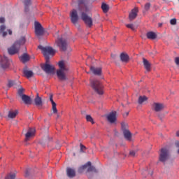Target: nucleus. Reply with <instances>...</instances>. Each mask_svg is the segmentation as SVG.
I'll return each mask as SVG.
<instances>
[{"label": "nucleus", "instance_id": "f257e3e1", "mask_svg": "<svg viewBox=\"0 0 179 179\" xmlns=\"http://www.w3.org/2000/svg\"><path fill=\"white\" fill-rule=\"evenodd\" d=\"M58 65L59 69L57 71V78L60 80H65L66 79V72L69 71L68 63L65 61H60Z\"/></svg>", "mask_w": 179, "mask_h": 179}, {"label": "nucleus", "instance_id": "f03ea898", "mask_svg": "<svg viewBox=\"0 0 179 179\" xmlns=\"http://www.w3.org/2000/svg\"><path fill=\"white\" fill-rule=\"evenodd\" d=\"M26 43V38L24 36H22L19 41H17L10 48L8 49V54L10 55H15V54H17L19 52V50H20V45H24Z\"/></svg>", "mask_w": 179, "mask_h": 179}, {"label": "nucleus", "instance_id": "7ed1b4c3", "mask_svg": "<svg viewBox=\"0 0 179 179\" xmlns=\"http://www.w3.org/2000/svg\"><path fill=\"white\" fill-rule=\"evenodd\" d=\"M38 48H39V50H41L45 58L46 62H48V60H50V57H48L49 55H52V57H54V55H55V50H54L51 47L44 48L41 45H39Z\"/></svg>", "mask_w": 179, "mask_h": 179}, {"label": "nucleus", "instance_id": "20e7f679", "mask_svg": "<svg viewBox=\"0 0 179 179\" xmlns=\"http://www.w3.org/2000/svg\"><path fill=\"white\" fill-rule=\"evenodd\" d=\"M91 87L98 94H104V87L99 81H91Z\"/></svg>", "mask_w": 179, "mask_h": 179}, {"label": "nucleus", "instance_id": "39448f33", "mask_svg": "<svg viewBox=\"0 0 179 179\" xmlns=\"http://www.w3.org/2000/svg\"><path fill=\"white\" fill-rule=\"evenodd\" d=\"M48 62H50V60H48V62H46L45 64H43L41 68L46 73L54 75L55 73V67L49 64Z\"/></svg>", "mask_w": 179, "mask_h": 179}, {"label": "nucleus", "instance_id": "423d86ee", "mask_svg": "<svg viewBox=\"0 0 179 179\" xmlns=\"http://www.w3.org/2000/svg\"><path fill=\"white\" fill-rule=\"evenodd\" d=\"M81 19L84 21L86 26H88V27H92V26H93V20L85 13H81Z\"/></svg>", "mask_w": 179, "mask_h": 179}, {"label": "nucleus", "instance_id": "0eeeda50", "mask_svg": "<svg viewBox=\"0 0 179 179\" xmlns=\"http://www.w3.org/2000/svg\"><path fill=\"white\" fill-rule=\"evenodd\" d=\"M55 43L62 51H65V50H66V41L63 39L62 37H57Z\"/></svg>", "mask_w": 179, "mask_h": 179}, {"label": "nucleus", "instance_id": "6e6552de", "mask_svg": "<svg viewBox=\"0 0 179 179\" xmlns=\"http://www.w3.org/2000/svg\"><path fill=\"white\" fill-rule=\"evenodd\" d=\"M166 160H169V150L162 148L159 155V162H164Z\"/></svg>", "mask_w": 179, "mask_h": 179}, {"label": "nucleus", "instance_id": "1a4fd4ad", "mask_svg": "<svg viewBox=\"0 0 179 179\" xmlns=\"http://www.w3.org/2000/svg\"><path fill=\"white\" fill-rule=\"evenodd\" d=\"M35 34L38 37L44 34V29L41 26V24L38 22H35Z\"/></svg>", "mask_w": 179, "mask_h": 179}, {"label": "nucleus", "instance_id": "9d476101", "mask_svg": "<svg viewBox=\"0 0 179 179\" xmlns=\"http://www.w3.org/2000/svg\"><path fill=\"white\" fill-rule=\"evenodd\" d=\"M165 107L164 104L161 103L155 102L152 104V110H153V111H156V113L163 111Z\"/></svg>", "mask_w": 179, "mask_h": 179}, {"label": "nucleus", "instance_id": "9b49d317", "mask_svg": "<svg viewBox=\"0 0 179 179\" xmlns=\"http://www.w3.org/2000/svg\"><path fill=\"white\" fill-rule=\"evenodd\" d=\"M107 120L110 124H115L117 121V111H113L106 116Z\"/></svg>", "mask_w": 179, "mask_h": 179}, {"label": "nucleus", "instance_id": "f8f14e48", "mask_svg": "<svg viewBox=\"0 0 179 179\" xmlns=\"http://www.w3.org/2000/svg\"><path fill=\"white\" fill-rule=\"evenodd\" d=\"M70 17L72 23H73V24H76L78 22V20H79V16H78V11H76V10H73L70 13Z\"/></svg>", "mask_w": 179, "mask_h": 179}, {"label": "nucleus", "instance_id": "ddd939ff", "mask_svg": "<svg viewBox=\"0 0 179 179\" xmlns=\"http://www.w3.org/2000/svg\"><path fill=\"white\" fill-rule=\"evenodd\" d=\"M87 171L90 172V171H94V173H97V171L96 170V168L94 166H92V162H88L87 164H85V165H83V166L80 167L81 170H85V169H87Z\"/></svg>", "mask_w": 179, "mask_h": 179}, {"label": "nucleus", "instance_id": "4468645a", "mask_svg": "<svg viewBox=\"0 0 179 179\" xmlns=\"http://www.w3.org/2000/svg\"><path fill=\"white\" fill-rule=\"evenodd\" d=\"M138 8H134L131 10V12L129 14V19L130 21L134 20V19H136V16H138Z\"/></svg>", "mask_w": 179, "mask_h": 179}, {"label": "nucleus", "instance_id": "2eb2a0df", "mask_svg": "<svg viewBox=\"0 0 179 179\" xmlns=\"http://www.w3.org/2000/svg\"><path fill=\"white\" fill-rule=\"evenodd\" d=\"M0 65L3 69H8L9 68V60H8V57H3L0 62Z\"/></svg>", "mask_w": 179, "mask_h": 179}, {"label": "nucleus", "instance_id": "dca6fc26", "mask_svg": "<svg viewBox=\"0 0 179 179\" xmlns=\"http://www.w3.org/2000/svg\"><path fill=\"white\" fill-rule=\"evenodd\" d=\"M36 134V130L34 129H29L27 134H25V141H29L31 138H33Z\"/></svg>", "mask_w": 179, "mask_h": 179}, {"label": "nucleus", "instance_id": "f3484780", "mask_svg": "<svg viewBox=\"0 0 179 179\" xmlns=\"http://www.w3.org/2000/svg\"><path fill=\"white\" fill-rule=\"evenodd\" d=\"M143 63L145 71L147 72H150V71H152V64H150V62H149L148 59L143 58Z\"/></svg>", "mask_w": 179, "mask_h": 179}, {"label": "nucleus", "instance_id": "a211bd4d", "mask_svg": "<svg viewBox=\"0 0 179 179\" xmlns=\"http://www.w3.org/2000/svg\"><path fill=\"white\" fill-rule=\"evenodd\" d=\"M35 104L37 107L39 108H41L43 107V100L41 99V97L38 96V94H37L36 97L34 99Z\"/></svg>", "mask_w": 179, "mask_h": 179}, {"label": "nucleus", "instance_id": "6ab92c4d", "mask_svg": "<svg viewBox=\"0 0 179 179\" xmlns=\"http://www.w3.org/2000/svg\"><path fill=\"white\" fill-rule=\"evenodd\" d=\"M66 173L68 177H69L70 178H73V177L76 176V172L75 171V169L71 168H67Z\"/></svg>", "mask_w": 179, "mask_h": 179}, {"label": "nucleus", "instance_id": "aec40b11", "mask_svg": "<svg viewBox=\"0 0 179 179\" xmlns=\"http://www.w3.org/2000/svg\"><path fill=\"white\" fill-rule=\"evenodd\" d=\"M90 71L91 72H92V73H94V75H98V76L101 75V67L96 68V67L91 66Z\"/></svg>", "mask_w": 179, "mask_h": 179}, {"label": "nucleus", "instance_id": "412c9836", "mask_svg": "<svg viewBox=\"0 0 179 179\" xmlns=\"http://www.w3.org/2000/svg\"><path fill=\"white\" fill-rule=\"evenodd\" d=\"M20 59L21 62H23V64H25V62L30 61V56L27 53H24L20 57Z\"/></svg>", "mask_w": 179, "mask_h": 179}, {"label": "nucleus", "instance_id": "4be33fe9", "mask_svg": "<svg viewBox=\"0 0 179 179\" xmlns=\"http://www.w3.org/2000/svg\"><path fill=\"white\" fill-rule=\"evenodd\" d=\"M120 59L122 62H125L126 64L129 62V56L127 53H122L120 55Z\"/></svg>", "mask_w": 179, "mask_h": 179}, {"label": "nucleus", "instance_id": "5701e85b", "mask_svg": "<svg viewBox=\"0 0 179 179\" xmlns=\"http://www.w3.org/2000/svg\"><path fill=\"white\" fill-rule=\"evenodd\" d=\"M21 99L25 104H31V99L29 96L22 94Z\"/></svg>", "mask_w": 179, "mask_h": 179}, {"label": "nucleus", "instance_id": "b1692460", "mask_svg": "<svg viewBox=\"0 0 179 179\" xmlns=\"http://www.w3.org/2000/svg\"><path fill=\"white\" fill-rule=\"evenodd\" d=\"M157 37V35L153 31H150L147 33V38H149V40H155Z\"/></svg>", "mask_w": 179, "mask_h": 179}, {"label": "nucleus", "instance_id": "393cba45", "mask_svg": "<svg viewBox=\"0 0 179 179\" xmlns=\"http://www.w3.org/2000/svg\"><path fill=\"white\" fill-rule=\"evenodd\" d=\"M19 114V112L17 110H10L8 112V118H16V115Z\"/></svg>", "mask_w": 179, "mask_h": 179}, {"label": "nucleus", "instance_id": "a878e982", "mask_svg": "<svg viewBox=\"0 0 179 179\" xmlns=\"http://www.w3.org/2000/svg\"><path fill=\"white\" fill-rule=\"evenodd\" d=\"M124 136L127 141H131V138H132V136L131 135V132L129 130H124Z\"/></svg>", "mask_w": 179, "mask_h": 179}, {"label": "nucleus", "instance_id": "bb28decb", "mask_svg": "<svg viewBox=\"0 0 179 179\" xmlns=\"http://www.w3.org/2000/svg\"><path fill=\"white\" fill-rule=\"evenodd\" d=\"M101 9L104 13H107L110 10V7L106 3H103L101 5Z\"/></svg>", "mask_w": 179, "mask_h": 179}, {"label": "nucleus", "instance_id": "cd10ccee", "mask_svg": "<svg viewBox=\"0 0 179 179\" xmlns=\"http://www.w3.org/2000/svg\"><path fill=\"white\" fill-rule=\"evenodd\" d=\"M24 75L26 76V78H31L34 75L33 71H29V70H25L24 71Z\"/></svg>", "mask_w": 179, "mask_h": 179}, {"label": "nucleus", "instance_id": "c85d7f7f", "mask_svg": "<svg viewBox=\"0 0 179 179\" xmlns=\"http://www.w3.org/2000/svg\"><path fill=\"white\" fill-rule=\"evenodd\" d=\"M86 120L87 122H91V124H94V120H93V117L90 115H86Z\"/></svg>", "mask_w": 179, "mask_h": 179}, {"label": "nucleus", "instance_id": "c756f323", "mask_svg": "<svg viewBox=\"0 0 179 179\" xmlns=\"http://www.w3.org/2000/svg\"><path fill=\"white\" fill-rule=\"evenodd\" d=\"M146 100H148V97L146 96H139L138 98V103L139 104H142V103H143L144 101H146Z\"/></svg>", "mask_w": 179, "mask_h": 179}, {"label": "nucleus", "instance_id": "7c9ffc66", "mask_svg": "<svg viewBox=\"0 0 179 179\" xmlns=\"http://www.w3.org/2000/svg\"><path fill=\"white\" fill-rule=\"evenodd\" d=\"M52 109L54 114H57L58 110L57 109V103H52Z\"/></svg>", "mask_w": 179, "mask_h": 179}, {"label": "nucleus", "instance_id": "2f4dec72", "mask_svg": "<svg viewBox=\"0 0 179 179\" xmlns=\"http://www.w3.org/2000/svg\"><path fill=\"white\" fill-rule=\"evenodd\" d=\"M16 177V174L15 173H10L9 175H8L6 177V179H15V178Z\"/></svg>", "mask_w": 179, "mask_h": 179}, {"label": "nucleus", "instance_id": "473e14b6", "mask_svg": "<svg viewBox=\"0 0 179 179\" xmlns=\"http://www.w3.org/2000/svg\"><path fill=\"white\" fill-rule=\"evenodd\" d=\"M126 27H127V29H131V30H135V26H134V24H126Z\"/></svg>", "mask_w": 179, "mask_h": 179}, {"label": "nucleus", "instance_id": "72a5a7b5", "mask_svg": "<svg viewBox=\"0 0 179 179\" xmlns=\"http://www.w3.org/2000/svg\"><path fill=\"white\" fill-rule=\"evenodd\" d=\"M170 23H171V24L174 26L175 24H177V20L176 18H173L170 20Z\"/></svg>", "mask_w": 179, "mask_h": 179}, {"label": "nucleus", "instance_id": "f704fd0d", "mask_svg": "<svg viewBox=\"0 0 179 179\" xmlns=\"http://www.w3.org/2000/svg\"><path fill=\"white\" fill-rule=\"evenodd\" d=\"M150 8V3H147L145 5V10H149Z\"/></svg>", "mask_w": 179, "mask_h": 179}, {"label": "nucleus", "instance_id": "c9c22d12", "mask_svg": "<svg viewBox=\"0 0 179 179\" xmlns=\"http://www.w3.org/2000/svg\"><path fill=\"white\" fill-rule=\"evenodd\" d=\"M80 150L81 152H85V150H86V147L85 145H83V144H80Z\"/></svg>", "mask_w": 179, "mask_h": 179}, {"label": "nucleus", "instance_id": "e433bc0d", "mask_svg": "<svg viewBox=\"0 0 179 179\" xmlns=\"http://www.w3.org/2000/svg\"><path fill=\"white\" fill-rule=\"evenodd\" d=\"M6 29V27H5V25H1L0 27V32L3 31V30H5Z\"/></svg>", "mask_w": 179, "mask_h": 179}, {"label": "nucleus", "instance_id": "4c0bfd02", "mask_svg": "<svg viewBox=\"0 0 179 179\" xmlns=\"http://www.w3.org/2000/svg\"><path fill=\"white\" fill-rule=\"evenodd\" d=\"M8 87H12L13 86V81H9L8 84Z\"/></svg>", "mask_w": 179, "mask_h": 179}, {"label": "nucleus", "instance_id": "58836bf2", "mask_svg": "<svg viewBox=\"0 0 179 179\" xmlns=\"http://www.w3.org/2000/svg\"><path fill=\"white\" fill-rule=\"evenodd\" d=\"M175 62L176 65H179V57H176Z\"/></svg>", "mask_w": 179, "mask_h": 179}, {"label": "nucleus", "instance_id": "ea45409f", "mask_svg": "<svg viewBox=\"0 0 179 179\" xmlns=\"http://www.w3.org/2000/svg\"><path fill=\"white\" fill-rule=\"evenodd\" d=\"M29 3H30V0H24V3L26 6H27V5H29Z\"/></svg>", "mask_w": 179, "mask_h": 179}, {"label": "nucleus", "instance_id": "a19ab883", "mask_svg": "<svg viewBox=\"0 0 179 179\" xmlns=\"http://www.w3.org/2000/svg\"><path fill=\"white\" fill-rule=\"evenodd\" d=\"M0 23H5V18L0 17Z\"/></svg>", "mask_w": 179, "mask_h": 179}, {"label": "nucleus", "instance_id": "79ce46f5", "mask_svg": "<svg viewBox=\"0 0 179 179\" xmlns=\"http://www.w3.org/2000/svg\"><path fill=\"white\" fill-rule=\"evenodd\" d=\"M50 101H51L52 104H53V103H55V102L54 101V99H52V95H50Z\"/></svg>", "mask_w": 179, "mask_h": 179}, {"label": "nucleus", "instance_id": "37998d69", "mask_svg": "<svg viewBox=\"0 0 179 179\" xmlns=\"http://www.w3.org/2000/svg\"><path fill=\"white\" fill-rule=\"evenodd\" d=\"M129 155L130 156H135V151H131Z\"/></svg>", "mask_w": 179, "mask_h": 179}, {"label": "nucleus", "instance_id": "c03bdc74", "mask_svg": "<svg viewBox=\"0 0 179 179\" xmlns=\"http://www.w3.org/2000/svg\"><path fill=\"white\" fill-rule=\"evenodd\" d=\"M18 93L19 94H22V93H23V89L22 88L20 89L18 91Z\"/></svg>", "mask_w": 179, "mask_h": 179}, {"label": "nucleus", "instance_id": "a18cd8bd", "mask_svg": "<svg viewBox=\"0 0 179 179\" xmlns=\"http://www.w3.org/2000/svg\"><path fill=\"white\" fill-rule=\"evenodd\" d=\"M175 145H176V148H179V141H176Z\"/></svg>", "mask_w": 179, "mask_h": 179}, {"label": "nucleus", "instance_id": "49530a36", "mask_svg": "<svg viewBox=\"0 0 179 179\" xmlns=\"http://www.w3.org/2000/svg\"><path fill=\"white\" fill-rule=\"evenodd\" d=\"M8 34H10V36H12V30L8 29Z\"/></svg>", "mask_w": 179, "mask_h": 179}, {"label": "nucleus", "instance_id": "de8ad7c7", "mask_svg": "<svg viewBox=\"0 0 179 179\" xmlns=\"http://www.w3.org/2000/svg\"><path fill=\"white\" fill-rule=\"evenodd\" d=\"M29 176V171H26L25 172V177H28Z\"/></svg>", "mask_w": 179, "mask_h": 179}, {"label": "nucleus", "instance_id": "09e8293b", "mask_svg": "<svg viewBox=\"0 0 179 179\" xmlns=\"http://www.w3.org/2000/svg\"><path fill=\"white\" fill-rule=\"evenodd\" d=\"M7 34H8V33H6V32H3V37H5Z\"/></svg>", "mask_w": 179, "mask_h": 179}, {"label": "nucleus", "instance_id": "8fccbe9b", "mask_svg": "<svg viewBox=\"0 0 179 179\" xmlns=\"http://www.w3.org/2000/svg\"><path fill=\"white\" fill-rule=\"evenodd\" d=\"M176 136L179 137V130L176 131Z\"/></svg>", "mask_w": 179, "mask_h": 179}, {"label": "nucleus", "instance_id": "3c124183", "mask_svg": "<svg viewBox=\"0 0 179 179\" xmlns=\"http://www.w3.org/2000/svg\"><path fill=\"white\" fill-rule=\"evenodd\" d=\"M129 113H126V117H128V115H129Z\"/></svg>", "mask_w": 179, "mask_h": 179}, {"label": "nucleus", "instance_id": "603ef678", "mask_svg": "<svg viewBox=\"0 0 179 179\" xmlns=\"http://www.w3.org/2000/svg\"><path fill=\"white\" fill-rule=\"evenodd\" d=\"M178 155H179V149L178 150Z\"/></svg>", "mask_w": 179, "mask_h": 179}]
</instances>
